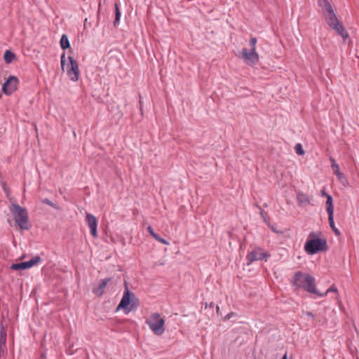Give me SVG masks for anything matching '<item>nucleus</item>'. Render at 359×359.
I'll return each mask as SVG.
<instances>
[{
    "label": "nucleus",
    "mask_w": 359,
    "mask_h": 359,
    "mask_svg": "<svg viewBox=\"0 0 359 359\" xmlns=\"http://www.w3.org/2000/svg\"><path fill=\"white\" fill-rule=\"evenodd\" d=\"M42 203L44 204L48 205L56 210L59 209V207L55 203H54L51 201H50L48 198L43 199Z\"/></svg>",
    "instance_id": "5701e85b"
},
{
    "label": "nucleus",
    "mask_w": 359,
    "mask_h": 359,
    "mask_svg": "<svg viewBox=\"0 0 359 359\" xmlns=\"http://www.w3.org/2000/svg\"><path fill=\"white\" fill-rule=\"evenodd\" d=\"M41 262V258L39 256H35L29 261L13 264L11 269L13 270H25L34 266Z\"/></svg>",
    "instance_id": "9d476101"
},
{
    "label": "nucleus",
    "mask_w": 359,
    "mask_h": 359,
    "mask_svg": "<svg viewBox=\"0 0 359 359\" xmlns=\"http://www.w3.org/2000/svg\"><path fill=\"white\" fill-rule=\"evenodd\" d=\"M321 194H322V196H326V195H327V194H326V192L325 191V190H323V191H321Z\"/></svg>",
    "instance_id": "c756f323"
},
{
    "label": "nucleus",
    "mask_w": 359,
    "mask_h": 359,
    "mask_svg": "<svg viewBox=\"0 0 359 359\" xmlns=\"http://www.w3.org/2000/svg\"><path fill=\"white\" fill-rule=\"evenodd\" d=\"M121 15V11L119 10L118 6L117 4H115V20L114 22V26H116V25L119 22Z\"/></svg>",
    "instance_id": "412c9836"
},
{
    "label": "nucleus",
    "mask_w": 359,
    "mask_h": 359,
    "mask_svg": "<svg viewBox=\"0 0 359 359\" xmlns=\"http://www.w3.org/2000/svg\"><path fill=\"white\" fill-rule=\"evenodd\" d=\"M326 210L327 214H334V206L332 203V197L330 195H326Z\"/></svg>",
    "instance_id": "dca6fc26"
},
{
    "label": "nucleus",
    "mask_w": 359,
    "mask_h": 359,
    "mask_svg": "<svg viewBox=\"0 0 359 359\" xmlns=\"http://www.w3.org/2000/svg\"><path fill=\"white\" fill-rule=\"evenodd\" d=\"M154 238L158 241V242L163 243V244H165V245H168L169 243L168 241H167L165 239L161 238L158 234H157Z\"/></svg>",
    "instance_id": "a878e982"
},
{
    "label": "nucleus",
    "mask_w": 359,
    "mask_h": 359,
    "mask_svg": "<svg viewBox=\"0 0 359 359\" xmlns=\"http://www.w3.org/2000/svg\"><path fill=\"white\" fill-rule=\"evenodd\" d=\"M330 161L332 163L331 166H332L333 172L334 173V175H336V176L338 177L339 180H341L344 177V175L340 172L339 165L336 163L334 159L332 158H330Z\"/></svg>",
    "instance_id": "4468645a"
},
{
    "label": "nucleus",
    "mask_w": 359,
    "mask_h": 359,
    "mask_svg": "<svg viewBox=\"0 0 359 359\" xmlns=\"http://www.w3.org/2000/svg\"><path fill=\"white\" fill-rule=\"evenodd\" d=\"M69 66L67 69V74L72 81H77L79 79V69L76 60L72 56L68 57Z\"/></svg>",
    "instance_id": "1a4fd4ad"
},
{
    "label": "nucleus",
    "mask_w": 359,
    "mask_h": 359,
    "mask_svg": "<svg viewBox=\"0 0 359 359\" xmlns=\"http://www.w3.org/2000/svg\"><path fill=\"white\" fill-rule=\"evenodd\" d=\"M327 243L325 240L316 238L315 233H311L305 245L304 250L309 255H314L320 251L326 249Z\"/></svg>",
    "instance_id": "20e7f679"
},
{
    "label": "nucleus",
    "mask_w": 359,
    "mask_h": 359,
    "mask_svg": "<svg viewBox=\"0 0 359 359\" xmlns=\"http://www.w3.org/2000/svg\"><path fill=\"white\" fill-rule=\"evenodd\" d=\"M269 255L261 248H255L247 255V259L250 263L267 258Z\"/></svg>",
    "instance_id": "f8f14e48"
},
{
    "label": "nucleus",
    "mask_w": 359,
    "mask_h": 359,
    "mask_svg": "<svg viewBox=\"0 0 359 359\" xmlns=\"http://www.w3.org/2000/svg\"><path fill=\"white\" fill-rule=\"evenodd\" d=\"M146 324L148 325L151 330L157 335H161L165 331V320L161 317L158 313H154L147 318Z\"/></svg>",
    "instance_id": "0eeeda50"
},
{
    "label": "nucleus",
    "mask_w": 359,
    "mask_h": 359,
    "mask_svg": "<svg viewBox=\"0 0 359 359\" xmlns=\"http://www.w3.org/2000/svg\"><path fill=\"white\" fill-rule=\"evenodd\" d=\"M297 201L299 203H309V201L306 195L303 193H298L297 196Z\"/></svg>",
    "instance_id": "4be33fe9"
},
{
    "label": "nucleus",
    "mask_w": 359,
    "mask_h": 359,
    "mask_svg": "<svg viewBox=\"0 0 359 359\" xmlns=\"http://www.w3.org/2000/svg\"><path fill=\"white\" fill-rule=\"evenodd\" d=\"M295 151L298 155H304V151L301 144H297L294 147Z\"/></svg>",
    "instance_id": "b1692460"
},
{
    "label": "nucleus",
    "mask_w": 359,
    "mask_h": 359,
    "mask_svg": "<svg viewBox=\"0 0 359 359\" xmlns=\"http://www.w3.org/2000/svg\"><path fill=\"white\" fill-rule=\"evenodd\" d=\"M306 316L309 318H314V315L311 313V312H309V311H307L306 313Z\"/></svg>",
    "instance_id": "c85d7f7f"
},
{
    "label": "nucleus",
    "mask_w": 359,
    "mask_h": 359,
    "mask_svg": "<svg viewBox=\"0 0 359 359\" xmlns=\"http://www.w3.org/2000/svg\"><path fill=\"white\" fill-rule=\"evenodd\" d=\"M9 209L15 222L20 229L28 230L30 229L29 214L26 208L17 203H12Z\"/></svg>",
    "instance_id": "7ed1b4c3"
},
{
    "label": "nucleus",
    "mask_w": 359,
    "mask_h": 359,
    "mask_svg": "<svg viewBox=\"0 0 359 359\" xmlns=\"http://www.w3.org/2000/svg\"><path fill=\"white\" fill-rule=\"evenodd\" d=\"M7 333L4 325L1 326L0 330V346H6Z\"/></svg>",
    "instance_id": "2eb2a0df"
},
{
    "label": "nucleus",
    "mask_w": 359,
    "mask_h": 359,
    "mask_svg": "<svg viewBox=\"0 0 359 359\" xmlns=\"http://www.w3.org/2000/svg\"><path fill=\"white\" fill-rule=\"evenodd\" d=\"M15 57V55L11 50H6L4 54V59L6 63H11Z\"/></svg>",
    "instance_id": "6ab92c4d"
},
{
    "label": "nucleus",
    "mask_w": 359,
    "mask_h": 359,
    "mask_svg": "<svg viewBox=\"0 0 359 359\" xmlns=\"http://www.w3.org/2000/svg\"><path fill=\"white\" fill-rule=\"evenodd\" d=\"M282 359H287V355H286V354H285V355H283V357L282 358Z\"/></svg>",
    "instance_id": "7c9ffc66"
},
{
    "label": "nucleus",
    "mask_w": 359,
    "mask_h": 359,
    "mask_svg": "<svg viewBox=\"0 0 359 359\" xmlns=\"http://www.w3.org/2000/svg\"><path fill=\"white\" fill-rule=\"evenodd\" d=\"M7 354V346H0V359L6 357Z\"/></svg>",
    "instance_id": "393cba45"
},
{
    "label": "nucleus",
    "mask_w": 359,
    "mask_h": 359,
    "mask_svg": "<svg viewBox=\"0 0 359 359\" xmlns=\"http://www.w3.org/2000/svg\"><path fill=\"white\" fill-rule=\"evenodd\" d=\"M19 79L15 76H10L2 86V91L6 95H11L18 88Z\"/></svg>",
    "instance_id": "6e6552de"
},
{
    "label": "nucleus",
    "mask_w": 359,
    "mask_h": 359,
    "mask_svg": "<svg viewBox=\"0 0 359 359\" xmlns=\"http://www.w3.org/2000/svg\"><path fill=\"white\" fill-rule=\"evenodd\" d=\"M86 221L88 224V226L90 229V233L92 236L95 238H97V218L92 214L87 213L86 217Z\"/></svg>",
    "instance_id": "9b49d317"
},
{
    "label": "nucleus",
    "mask_w": 359,
    "mask_h": 359,
    "mask_svg": "<svg viewBox=\"0 0 359 359\" xmlns=\"http://www.w3.org/2000/svg\"><path fill=\"white\" fill-rule=\"evenodd\" d=\"M292 284L298 288L303 289L310 293H313L320 297H325V294H321V292L316 289L315 278L308 273L300 271L295 273L293 277Z\"/></svg>",
    "instance_id": "f03ea898"
},
{
    "label": "nucleus",
    "mask_w": 359,
    "mask_h": 359,
    "mask_svg": "<svg viewBox=\"0 0 359 359\" xmlns=\"http://www.w3.org/2000/svg\"><path fill=\"white\" fill-rule=\"evenodd\" d=\"M329 292H334L336 294V299L338 302H340L338 290H337V287L334 285H332L330 288H328L326 290V292L324 293L325 296H326Z\"/></svg>",
    "instance_id": "aec40b11"
},
{
    "label": "nucleus",
    "mask_w": 359,
    "mask_h": 359,
    "mask_svg": "<svg viewBox=\"0 0 359 359\" xmlns=\"http://www.w3.org/2000/svg\"><path fill=\"white\" fill-rule=\"evenodd\" d=\"M134 299L137 301V299L135 298L134 294L129 290L127 283H125L123 296L117 309H123L126 314L133 310H136L137 304H135Z\"/></svg>",
    "instance_id": "423d86ee"
},
{
    "label": "nucleus",
    "mask_w": 359,
    "mask_h": 359,
    "mask_svg": "<svg viewBox=\"0 0 359 359\" xmlns=\"http://www.w3.org/2000/svg\"><path fill=\"white\" fill-rule=\"evenodd\" d=\"M328 222H329L331 229L334 232V233L337 236H339L340 231H339V229L337 228H336L335 224H334V214H328Z\"/></svg>",
    "instance_id": "f3484780"
},
{
    "label": "nucleus",
    "mask_w": 359,
    "mask_h": 359,
    "mask_svg": "<svg viewBox=\"0 0 359 359\" xmlns=\"http://www.w3.org/2000/svg\"><path fill=\"white\" fill-rule=\"evenodd\" d=\"M109 280V278H104L101 280L99 285L96 288L93 289V292L98 296L102 295L104 292V289L105 288Z\"/></svg>",
    "instance_id": "ddd939ff"
},
{
    "label": "nucleus",
    "mask_w": 359,
    "mask_h": 359,
    "mask_svg": "<svg viewBox=\"0 0 359 359\" xmlns=\"http://www.w3.org/2000/svg\"><path fill=\"white\" fill-rule=\"evenodd\" d=\"M60 46L63 50H66L70 47L69 39L66 34H62L60 39Z\"/></svg>",
    "instance_id": "a211bd4d"
},
{
    "label": "nucleus",
    "mask_w": 359,
    "mask_h": 359,
    "mask_svg": "<svg viewBox=\"0 0 359 359\" xmlns=\"http://www.w3.org/2000/svg\"><path fill=\"white\" fill-rule=\"evenodd\" d=\"M230 318H231V316H230V315H227V316H226V318L229 319Z\"/></svg>",
    "instance_id": "2f4dec72"
},
{
    "label": "nucleus",
    "mask_w": 359,
    "mask_h": 359,
    "mask_svg": "<svg viewBox=\"0 0 359 359\" xmlns=\"http://www.w3.org/2000/svg\"><path fill=\"white\" fill-rule=\"evenodd\" d=\"M257 41L255 37H251L250 40V46H251L250 50H248L247 48H243L241 52L244 62L250 66L257 65L259 60V54L257 52Z\"/></svg>",
    "instance_id": "39448f33"
},
{
    "label": "nucleus",
    "mask_w": 359,
    "mask_h": 359,
    "mask_svg": "<svg viewBox=\"0 0 359 359\" xmlns=\"http://www.w3.org/2000/svg\"><path fill=\"white\" fill-rule=\"evenodd\" d=\"M318 4L321 8L327 24L344 39L347 38L348 34L343 25L339 22L330 3L327 0H318Z\"/></svg>",
    "instance_id": "f257e3e1"
},
{
    "label": "nucleus",
    "mask_w": 359,
    "mask_h": 359,
    "mask_svg": "<svg viewBox=\"0 0 359 359\" xmlns=\"http://www.w3.org/2000/svg\"><path fill=\"white\" fill-rule=\"evenodd\" d=\"M65 53H63L61 55V67L63 71L65 65Z\"/></svg>",
    "instance_id": "bb28decb"
},
{
    "label": "nucleus",
    "mask_w": 359,
    "mask_h": 359,
    "mask_svg": "<svg viewBox=\"0 0 359 359\" xmlns=\"http://www.w3.org/2000/svg\"><path fill=\"white\" fill-rule=\"evenodd\" d=\"M147 231L154 238L157 235L151 226L147 227Z\"/></svg>",
    "instance_id": "cd10ccee"
}]
</instances>
